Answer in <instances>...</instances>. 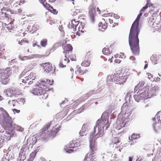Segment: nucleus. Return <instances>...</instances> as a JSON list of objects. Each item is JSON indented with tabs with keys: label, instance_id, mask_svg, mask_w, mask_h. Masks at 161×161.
Here are the masks:
<instances>
[{
	"label": "nucleus",
	"instance_id": "obj_1",
	"mask_svg": "<svg viewBox=\"0 0 161 161\" xmlns=\"http://www.w3.org/2000/svg\"><path fill=\"white\" fill-rule=\"evenodd\" d=\"M143 12H140L136 19L133 23L130 29L129 37V42L132 53L138 55L140 53L139 39L138 35L140 32L139 28V20Z\"/></svg>",
	"mask_w": 161,
	"mask_h": 161
},
{
	"label": "nucleus",
	"instance_id": "obj_2",
	"mask_svg": "<svg viewBox=\"0 0 161 161\" xmlns=\"http://www.w3.org/2000/svg\"><path fill=\"white\" fill-rule=\"evenodd\" d=\"M13 13V11L10 9L6 7L3 8L0 12V20H3L5 19L7 20V22L4 23L3 25H5V26L10 32L14 31L15 29V27L12 23L14 19L9 14Z\"/></svg>",
	"mask_w": 161,
	"mask_h": 161
},
{
	"label": "nucleus",
	"instance_id": "obj_3",
	"mask_svg": "<svg viewBox=\"0 0 161 161\" xmlns=\"http://www.w3.org/2000/svg\"><path fill=\"white\" fill-rule=\"evenodd\" d=\"M89 146L91 152L87 154L85 157L84 161H96L95 157L93 156L96 153V151L97 150L95 142L91 140Z\"/></svg>",
	"mask_w": 161,
	"mask_h": 161
},
{
	"label": "nucleus",
	"instance_id": "obj_4",
	"mask_svg": "<svg viewBox=\"0 0 161 161\" xmlns=\"http://www.w3.org/2000/svg\"><path fill=\"white\" fill-rule=\"evenodd\" d=\"M108 78V79L110 78V81L119 84H123L126 80V76H123L122 74L118 72L114 73L112 76L109 75Z\"/></svg>",
	"mask_w": 161,
	"mask_h": 161
},
{
	"label": "nucleus",
	"instance_id": "obj_5",
	"mask_svg": "<svg viewBox=\"0 0 161 161\" xmlns=\"http://www.w3.org/2000/svg\"><path fill=\"white\" fill-rule=\"evenodd\" d=\"M31 92L33 95L40 96L39 98L42 100L46 99L48 97V95L45 89L42 87L38 86L35 88L31 90Z\"/></svg>",
	"mask_w": 161,
	"mask_h": 161
},
{
	"label": "nucleus",
	"instance_id": "obj_6",
	"mask_svg": "<svg viewBox=\"0 0 161 161\" xmlns=\"http://www.w3.org/2000/svg\"><path fill=\"white\" fill-rule=\"evenodd\" d=\"M11 74L10 71L8 69H0V80L1 83L4 85L7 84L9 82V78Z\"/></svg>",
	"mask_w": 161,
	"mask_h": 161
},
{
	"label": "nucleus",
	"instance_id": "obj_7",
	"mask_svg": "<svg viewBox=\"0 0 161 161\" xmlns=\"http://www.w3.org/2000/svg\"><path fill=\"white\" fill-rule=\"evenodd\" d=\"M52 124V122H50L46 124L45 126L40 130L37 135L38 137H41L42 139H47L51 137L49 131L47 130Z\"/></svg>",
	"mask_w": 161,
	"mask_h": 161
},
{
	"label": "nucleus",
	"instance_id": "obj_8",
	"mask_svg": "<svg viewBox=\"0 0 161 161\" xmlns=\"http://www.w3.org/2000/svg\"><path fill=\"white\" fill-rule=\"evenodd\" d=\"M155 18H150L148 20V23L155 30H160L161 28L160 18L159 17Z\"/></svg>",
	"mask_w": 161,
	"mask_h": 161
},
{
	"label": "nucleus",
	"instance_id": "obj_9",
	"mask_svg": "<svg viewBox=\"0 0 161 161\" xmlns=\"http://www.w3.org/2000/svg\"><path fill=\"white\" fill-rule=\"evenodd\" d=\"M12 120L11 119H10L6 120L4 122L3 125L5 129L7 130L6 131V133L5 134L10 135H12L13 134V127L12 124Z\"/></svg>",
	"mask_w": 161,
	"mask_h": 161
},
{
	"label": "nucleus",
	"instance_id": "obj_10",
	"mask_svg": "<svg viewBox=\"0 0 161 161\" xmlns=\"http://www.w3.org/2000/svg\"><path fill=\"white\" fill-rule=\"evenodd\" d=\"M79 24L78 21L76 20V19H73L71 21V37L74 38L75 37V35L80 36V33L78 31L75 32L77 30L76 28Z\"/></svg>",
	"mask_w": 161,
	"mask_h": 161
},
{
	"label": "nucleus",
	"instance_id": "obj_11",
	"mask_svg": "<svg viewBox=\"0 0 161 161\" xmlns=\"http://www.w3.org/2000/svg\"><path fill=\"white\" fill-rule=\"evenodd\" d=\"M144 84V81H140L139 83L135 87L134 90L136 92L138 91L137 92L139 93V94L144 95L146 97L148 96L149 95L146 93V88L145 87L143 88Z\"/></svg>",
	"mask_w": 161,
	"mask_h": 161
},
{
	"label": "nucleus",
	"instance_id": "obj_12",
	"mask_svg": "<svg viewBox=\"0 0 161 161\" xmlns=\"http://www.w3.org/2000/svg\"><path fill=\"white\" fill-rule=\"evenodd\" d=\"M110 126V123H109L108 121L106 120H103L102 119L98 120L96 123V125L95 126L94 128V133H95V130L96 128L98 126V128L99 127H102L103 129L105 128V129L106 130Z\"/></svg>",
	"mask_w": 161,
	"mask_h": 161
},
{
	"label": "nucleus",
	"instance_id": "obj_13",
	"mask_svg": "<svg viewBox=\"0 0 161 161\" xmlns=\"http://www.w3.org/2000/svg\"><path fill=\"white\" fill-rule=\"evenodd\" d=\"M40 65L43 67L44 71L46 73L54 71L55 69V67H52V64L49 62L42 63Z\"/></svg>",
	"mask_w": 161,
	"mask_h": 161
},
{
	"label": "nucleus",
	"instance_id": "obj_14",
	"mask_svg": "<svg viewBox=\"0 0 161 161\" xmlns=\"http://www.w3.org/2000/svg\"><path fill=\"white\" fill-rule=\"evenodd\" d=\"M95 10L93 5H90L88 8V15L92 22L95 21Z\"/></svg>",
	"mask_w": 161,
	"mask_h": 161
},
{
	"label": "nucleus",
	"instance_id": "obj_15",
	"mask_svg": "<svg viewBox=\"0 0 161 161\" xmlns=\"http://www.w3.org/2000/svg\"><path fill=\"white\" fill-rule=\"evenodd\" d=\"M120 141L118 137H112L110 145H112L113 147L118 148L120 145Z\"/></svg>",
	"mask_w": 161,
	"mask_h": 161
},
{
	"label": "nucleus",
	"instance_id": "obj_16",
	"mask_svg": "<svg viewBox=\"0 0 161 161\" xmlns=\"http://www.w3.org/2000/svg\"><path fill=\"white\" fill-rule=\"evenodd\" d=\"M72 3L73 4V6H72L73 7L71 10L72 11L71 14L73 16H75L78 13L82 12V10L77 5L75 6L74 2H73Z\"/></svg>",
	"mask_w": 161,
	"mask_h": 161
},
{
	"label": "nucleus",
	"instance_id": "obj_17",
	"mask_svg": "<svg viewBox=\"0 0 161 161\" xmlns=\"http://www.w3.org/2000/svg\"><path fill=\"white\" fill-rule=\"evenodd\" d=\"M91 54V52L90 51L87 53L84 60L81 63V65L82 66L88 67L89 66L90 64V61L89 60V57Z\"/></svg>",
	"mask_w": 161,
	"mask_h": 161
},
{
	"label": "nucleus",
	"instance_id": "obj_18",
	"mask_svg": "<svg viewBox=\"0 0 161 161\" xmlns=\"http://www.w3.org/2000/svg\"><path fill=\"white\" fill-rule=\"evenodd\" d=\"M102 20L103 21V22H100L99 23L98 25V29L102 31H103L106 29L107 27V23L105 21V20L104 19Z\"/></svg>",
	"mask_w": 161,
	"mask_h": 161
},
{
	"label": "nucleus",
	"instance_id": "obj_19",
	"mask_svg": "<svg viewBox=\"0 0 161 161\" xmlns=\"http://www.w3.org/2000/svg\"><path fill=\"white\" fill-rule=\"evenodd\" d=\"M126 125L125 121L123 119H121L117 121L116 123V128L118 130H119L122 128L124 127Z\"/></svg>",
	"mask_w": 161,
	"mask_h": 161
},
{
	"label": "nucleus",
	"instance_id": "obj_20",
	"mask_svg": "<svg viewBox=\"0 0 161 161\" xmlns=\"http://www.w3.org/2000/svg\"><path fill=\"white\" fill-rule=\"evenodd\" d=\"M103 130H99L98 128V132L96 134L92 137V139L91 140H92L93 141L96 142V140L98 138L102 137L103 135Z\"/></svg>",
	"mask_w": 161,
	"mask_h": 161
},
{
	"label": "nucleus",
	"instance_id": "obj_21",
	"mask_svg": "<svg viewBox=\"0 0 161 161\" xmlns=\"http://www.w3.org/2000/svg\"><path fill=\"white\" fill-rule=\"evenodd\" d=\"M77 71H75V72H78L80 75H82L87 72L86 69L83 66L80 67L79 66H77Z\"/></svg>",
	"mask_w": 161,
	"mask_h": 161
},
{
	"label": "nucleus",
	"instance_id": "obj_22",
	"mask_svg": "<svg viewBox=\"0 0 161 161\" xmlns=\"http://www.w3.org/2000/svg\"><path fill=\"white\" fill-rule=\"evenodd\" d=\"M38 83V86L41 87L42 86L44 87H45V88H43L44 89H45L46 91L47 90H49V88L47 87L48 86V83L46 82L45 80H40Z\"/></svg>",
	"mask_w": 161,
	"mask_h": 161
},
{
	"label": "nucleus",
	"instance_id": "obj_23",
	"mask_svg": "<svg viewBox=\"0 0 161 161\" xmlns=\"http://www.w3.org/2000/svg\"><path fill=\"white\" fill-rule=\"evenodd\" d=\"M153 127L156 132H158L160 131L161 130V122L160 120L158 121V123L154 124Z\"/></svg>",
	"mask_w": 161,
	"mask_h": 161
},
{
	"label": "nucleus",
	"instance_id": "obj_24",
	"mask_svg": "<svg viewBox=\"0 0 161 161\" xmlns=\"http://www.w3.org/2000/svg\"><path fill=\"white\" fill-rule=\"evenodd\" d=\"M80 145V142L78 139L73 140L71 143V148H75L78 147Z\"/></svg>",
	"mask_w": 161,
	"mask_h": 161
},
{
	"label": "nucleus",
	"instance_id": "obj_25",
	"mask_svg": "<svg viewBox=\"0 0 161 161\" xmlns=\"http://www.w3.org/2000/svg\"><path fill=\"white\" fill-rule=\"evenodd\" d=\"M58 130L59 129L58 128H56L55 127H53L51 130L50 132L49 131V133L50 134L51 137H54L57 132L58 131Z\"/></svg>",
	"mask_w": 161,
	"mask_h": 161
},
{
	"label": "nucleus",
	"instance_id": "obj_26",
	"mask_svg": "<svg viewBox=\"0 0 161 161\" xmlns=\"http://www.w3.org/2000/svg\"><path fill=\"white\" fill-rule=\"evenodd\" d=\"M103 54L107 55H109L112 53V50L108 47H104L102 50Z\"/></svg>",
	"mask_w": 161,
	"mask_h": 161
},
{
	"label": "nucleus",
	"instance_id": "obj_27",
	"mask_svg": "<svg viewBox=\"0 0 161 161\" xmlns=\"http://www.w3.org/2000/svg\"><path fill=\"white\" fill-rule=\"evenodd\" d=\"M64 53H66V55L69 57V55H67V53H69V52L70 51V45L69 44H67L64 48Z\"/></svg>",
	"mask_w": 161,
	"mask_h": 161
},
{
	"label": "nucleus",
	"instance_id": "obj_28",
	"mask_svg": "<svg viewBox=\"0 0 161 161\" xmlns=\"http://www.w3.org/2000/svg\"><path fill=\"white\" fill-rule=\"evenodd\" d=\"M7 136L3 132H0V142L3 143L4 141L8 140Z\"/></svg>",
	"mask_w": 161,
	"mask_h": 161
},
{
	"label": "nucleus",
	"instance_id": "obj_29",
	"mask_svg": "<svg viewBox=\"0 0 161 161\" xmlns=\"http://www.w3.org/2000/svg\"><path fill=\"white\" fill-rule=\"evenodd\" d=\"M150 102L147 100H144L142 103V106L144 108H146L149 107L150 105Z\"/></svg>",
	"mask_w": 161,
	"mask_h": 161
},
{
	"label": "nucleus",
	"instance_id": "obj_30",
	"mask_svg": "<svg viewBox=\"0 0 161 161\" xmlns=\"http://www.w3.org/2000/svg\"><path fill=\"white\" fill-rule=\"evenodd\" d=\"M18 44L21 45H25L26 44H28L29 42L27 39L24 38L20 41H18Z\"/></svg>",
	"mask_w": 161,
	"mask_h": 161
},
{
	"label": "nucleus",
	"instance_id": "obj_31",
	"mask_svg": "<svg viewBox=\"0 0 161 161\" xmlns=\"http://www.w3.org/2000/svg\"><path fill=\"white\" fill-rule=\"evenodd\" d=\"M2 110L3 111V114L4 115V117L5 119H11V118L9 116V114L8 113V112L4 109L2 108Z\"/></svg>",
	"mask_w": 161,
	"mask_h": 161
},
{
	"label": "nucleus",
	"instance_id": "obj_32",
	"mask_svg": "<svg viewBox=\"0 0 161 161\" xmlns=\"http://www.w3.org/2000/svg\"><path fill=\"white\" fill-rule=\"evenodd\" d=\"M26 79H28L29 80L32 79V80H34L35 78V74L33 72H31L28 76L26 77Z\"/></svg>",
	"mask_w": 161,
	"mask_h": 161
},
{
	"label": "nucleus",
	"instance_id": "obj_33",
	"mask_svg": "<svg viewBox=\"0 0 161 161\" xmlns=\"http://www.w3.org/2000/svg\"><path fill=\"white\" fill-rule=\"evenodd\" d=\"M41 46L42 47H45L47 44V40L46 39L42 40L40 42Z\"/></svg>",
	"mask_w": 161,
	"mask_h": 161
},
{
	"label": "nucleus",
	"instance_id": "obj_34",
	"mask_svg": "<svg viewBox=\"0 0 161 161\" xmlns=\"http://www.w3.org/2000/svg\"><path fill=\"white\" fill-rule=\"evenodd\" d=\"M37 151L36 150H35L32 152L30 155V157L29 158H32V161L33 160L34 158L36 157V154Z\"/></svg>",
	"mask_w": 161,
	"mask_h": 161
},
{
	"label": "nucleus",
	"instance_id": "obj_35",
	"mask_svg": "<svg viewBox=\"0 0 161 161\" xmlns=\"http://www.w3.org/2000/svg\"><path fill=\"white\" fill-rule=\"evenodd\" d=\"M17 101L18 104L21 105L24 104L25 102V100L24 98H21L19 99H18Z\"/></svg>",
	"mask_w": 161,
	"mask_h": 161
},
{
	"label": "nucleus",
	"instance_id": "obj_36",
	"mask_svg": "<svg viewBox=\"0 0 161 161\" xmlns=\"http://www.w3.org/2000/svg\"><path fill=\"white\" fill-rule=\"evenodd\" d=\"M159 13L158 10H157L155 12L153 13L152 15V18H155V17H159L160 18L159 16Z\"/></svg>",
	"mask_w": 161,
	"mask_h": 161
},
{
	"label": "nucleus",
	"instance_id": "obj_37",
	"mask_svg": "<svg viewBox=\"0 0 161 161\" xmlns=\"http://www.w3.org/2000/svg\"><path fill=\"white\" fill-rule=\"evenodd\" d=\"M137 138V135L136 134H133L131 136V137H129V140L132 141L133 140H134L136 139Z\"/></svg>",
	"mask_w": 161,
	"mask_h": 161
},
{
	"label": "nucleus",
	"instance_id": "obj_38",
	"mask_svg": "<svg viewBox=\"0 0 161 161\" xmlns=\"http://www.w3.org/2000/svg\"><path fill=\"white\" fill-rule=\"evenodd\" d=\"M115 57L119 58H125L124 56V53H120V54H116L114 55Z\"/></svg>",
	"mask_w": 161,
	"mask_h": 161
},
{
	"label": "nucleus",
	"instance_id": "obj_39",
	"mask_svg": "<svg viewBox=\"0 0 161 161\" xmlns=\"http://www.w3.org/2000/svg\"><path fill=\"white\" fill-rule=\"evenodd\" d=\"M43 5L44 6V7L45 8H46L49 11V10L52 7V6H50L49 4H48L47 3L44 4V3H43Z\"/></svg>",
	"mask_w": 161,
	"mask_h": 161
},
{
	"label": "nucleus",
	"instance_id": "obj_40",
	"mask_svg": "<svg viewBox=\"0 0 161 161\" xmlns=\"http://www.w3.org/2000/svg\"><path fill=\"white\" fill-rule=\"evenodd\" d=\"M11 105H12L13 107H17L18 105L17 101L12 100L10 103Z\"/></svg>",
	"mask_w": 161,
	"mask_h": 161
},
{
	"label": "nucleus",
	"instance_id": "obj_41",
	"mask_svg": "<svg viewBox=\"0 0 161 161\" xmlns=\"http://www.w3.org/2000/svg\"><path fill=\"white\" fill-rule=\"evenodd\" d=\"M50 12L53 13L54 14H57L58 13V11L56 10V9H54L53 8V7H52L49 10Z\"/></svg>",
	"mask_w": 161,
	"mask_h": 161
},
{
	"label": "nucleus",
	"instance_id": "obj_42",
	"mask_svg": "<svg viewBox=\"0 0 161 161\" xmlns=\"http://www.w3.org/2000/svg\"><path fill=\"white\" fill-rule=\"evenodd\" d=\"M134 98L136 101L139 102L140 100V96L138 95H135L134 96Z\"/></svg>",
	"mask_w": 161,
	"mask_h": 161
},
{
	"label": "nucleus",
	"instance_id": "obj_43",
	"mask_svg": "<svg viewBox=\"0 0 161 161\" xmlns=\"http://www.w3.org/2000/svg\"><path fill=\"white\" fill-rule=\"evenodd\" d=\"M77 58H76V55L75 54H73L72 55V57L71 58V61H76Z\"/></svg>",
	"mask_w": 161,
	"mask_h": 161
},
{
	"label": "nucleus",
	"instance_id": "obj_44",
	"mask_svg": "<svg viewBox=\"0 0 161 161\" xmlns=\"http://www.w3.org/2000/svg\"><path fill=\"white\" fill-rule=\"evenodd\" d=\"M147 5H148L146 4L145 6L143 7L142 9L140 10V12H141L143 13V12H144L145 11V10L148 8Z\"/></svg>",
	"mask_w": 161,
	"mask_h": 161
},
{
	"label": "nucleus",
	"instance_id": "obj_45",
	"mask_svg": "<svg viewBox=\"0 0 161 161\" xmlns=\"http://www.w3.org/2000/svg\"><path fill=\"white\" fill-rule=\"evenodd\" d=\"M147 74V75L148 78L149 79L151 80L154 79L153 76L151 75V74L148 73Z\"/></svg>",
	"mask_w": 161,
	"mask_h": 161
},
{
	"label": "nucleus",
	"instance_id": "obj_46",
	"mask_svg": "<svg viewBox=\"0 0 161 161\" xmlns=\"http://www.w3.org/2000/svg\"><path fill=\"white\" fill-rule=\"evenodd\" d=\"M65 58L64 59V61L66 63H68L69 62V59L66 57V56H65Z\"/></svg>",
	"mask_w": 161,
	"mask_h": 161
},
{
	"label": "nucleus",
	"instance_id": "obj_47",
	"mask_svg": "<svg viewBox=\"0 0 161 161\" xmlns=\"http://www.w3.org/2000/svg\"><path fill=\"white\" fill-rule=\"evenodd\" d=\"M26 77H25V79H22V82H23V83H26L27 82V81H28L29 80L28 79H26Z\"/></svg>",
	"mask_w": 161,
	"mask_h": 161
},
{
	"label": "nucleus",
	"instance_id": "obj_48",
	"mask_svg": "<svg viewBox=\"0 0 161 161\" xmlns=\"http://www.w3.org/2000/svg\"><path fill=\"white\" fill-rule=\"evenodd\" d=\"M13 111L14 113L15 112H16V113H19L20 112V110H18V109H13Z\"/></svg>",
	"mask_w": 161,
	"mask_h": 161
},
{
	"label": "nucleus",
	"instance_id": "obj_49",
	"mask_svg": "<svg viewBox=\"0 0 161 161\" xmlns=\"http://www.w3.org/2000/svg\"><path fill=\"white\" fill-rule=\"evenodd\" d=\"M47 83H48V84L49 83V85H53V81H51L50 80H47Z\"/></svg>",
	"mask_w": 161,
	"mask_h": 161
},
{
	"label": "nucleus",
	"instance_id": "obj_50",
	"mask_svg": "<svg viewBox=\"0 0 161 161\" xmlns=\"http://www.w3.org/2000/svg\"><path fill=\"white\" fill-rule=\"evenodd\" d=\"M130 59L133 61L136 60V58L135 57L133 56H130Z\"/></svg>",
	"mask_w": 161,
	"mask_h": 161
},
{
	"label": "nucleus",
	"instance_id": "obj_51",
	"mask_svg": "<svg viewBox=\"0 0 161 161\" xmlns=\"http://www.w3.org/2000/svg\"><path fill=\"white\" fill-rule=\"evenodd\" d=\"M11 91V90H8L6 91V94L8 96H11L12 95H9V93Z\"/></svg>",
	"mask_w": 161,
	"mask_h": 161
},
{
	"label": "nucleus",
	"instance_id": "obj_52",
	"mask_svg": "<svg viewBox=\"0 0 161 161\" xmlns=\"http://www.w3.org/2000/svg\"><path fill=\"white\" fill-rule=\"evenodd\" d=\"M114 61L116 63H119L120 62L121 60L119 59H116Z\"/></svg>",
	"mask_w": 161,
	"mask_h": 161
},
{
	"label": "nucleus",
	"instance_id": "obj_53",
	"mask_svg": "<svg viewBox=\"0 0 161 161\" xmlns=\"http://www.w3.org/2000/svg\"><path fill=\"white\" fill-rule=\"evenodd\" d=\"M59 66L60 67L63 68L65 66H64L62 63H60L59 64Z\"/></svg>",
	"mask_w": 161,
	"mask_h": 161
},
{
	"label": "nucleus",
	"instance_id": "obj_54",
	"mask_svg": "<svg viewBox=\"0 0 161 161\" xmlns=\"http://www.w3.org/2000/svg\"><path fill=\"white\" fill-rule=\"evenodd\" d=\"M24 0H20L19 3V5H21V4L24 3Z\"/></svg>",
	"mask_w": 161,
	"mask_h": 161
},
{
	"label": "nucleus",
	"instance_id": "obj_55",
	"mask_svg": "<svg viewBox=\"0 0 161 161\" xmlns=\"http://www.w3.org/2000/svg\"><path fill=\"white\" fill-rule=\"evenodd\" d=\"M67 147H65L64 148L65 150L66 151V152L68 153H70V149H69L68 150H67Z\"/></svg>",
	"mask_w": 161,
	"mask_h": 161
},
{
	"label": "nucleus",
	"instance_id": "obj_56",
	"mask_svg": "<svg viewBox=\"0 0 161 161\" xmlns=\"http://www.w3.org/2000/svg\"><path fill=\"white\" fill-rule=\"evenodd\" d=\"M118 25V23H114L112 25V27H115L116 26H117Z\"/></svg>",
	"mask_w": 161,
	"mask_h": 161
},
{
	"label": "nucleus",
	"instance_id": "obj_57",
	"mask_svg": "<svg viewBox=\"0 0 161 161\" xmlns=\"http://www.w3.org/2000/svg\"><path fill=\"white\" fill-rule=\"evenodd\" d=\"M160 80V78L158 77H157L156 78V80H155V81L157 82H158V81H159Z\"/></svg>",
	"mask_w": 161,
	"mask_h": 161
},
{
	"label": "nucleus",
	"instance_id": "obj_58",
	"mask_svg": "<svg viewBox=\"0 0 161 161\" xmlns=\"http://www.w3.org/2000/svg\"><path fill=\"white\" fill-rule=\"evenodd\" d=\"M133 158V157H129V161H132Z\"/></svg>",
	"mask_w": 161,
	"mask_h": 161
},
{
	"label": "nucleus",
	"instance_id": "obj_59",
	"mask_svg": "<svg viewBox=\"0 0 161 161\" xmlns=\"http://www.w3.org/2000/svg\"><path fill=\"white\" fill-rule=\"evenodd\" d=\"M109 21L110 24H113V20L112 19H109Z\"/></svg>",
	"mask_w": 161,
	"mask_h": 161
},
{
	"label": "nucleus",
	"instance_id": "obj_60",
	"mask_svg": "<svg viewBox=\"0 0 161 161\" xmlns=\"http://www.w3.org/2000/svg\"><path fill=\"white\" fill-rule=\"evenodd\" d=\"M2 161H9L8 159H6L5 158H3L2 160Z\"/></svg>",
	"mask_w": 161,
	"mask_h": 161
},
{
	"label": "nucleus",
	"instance_id": "obj_61",
	"mask_svg": "<svg viewBox=\"0 0 161 161\" xmlns=\"http://www.w3.org/2000/svg\"><path fill=\"white\" fill-rule=\"evenodd\" d=\"M131 95V93L130 92H127L126 94V95L128 96H130Z\"/></svg>",
	"mask_w": 161,
	"mask_h": 161
},
{
	"label": "nucleus",
	"instance_id": "obj_62",
	"mask_svg": "<svg viewBox=\"0 0 161 161\" xmlns=\"http://www.w3.org/2000/svg\"><path fill=\"white\" fill-rule=\"evenodd\" d=\"M46 1V0H40V2L42 4L44 3Z\"/></svg>",
	"mask_w": 161,
	"mask_h": 161
},
{
	"label": "nucleus",
	"instance_id": "obj_63",
	"mask_svg": "<svg viewBox=\"0 0 161 161\" xmlns=\"http://www.w3.org/2000/svg\"><path fill=\"white\" fill-rule=\"evenodd\" d=\"M148 64H146L145 65V66H144V69H146V68H147L148 67Z\"/></svg>",
	"mask_w": 161,
	"mask_h": 161
},
{
	"label": "nucleus",
	"instance_id": "obj_64",
	"mask_svg": "<svg viewBox=\"0 0 161 161\" xmlns=\"http://www.w3.org/2000/svg\"><path fill=\"white\" fill-rule=\"evenodd\" d=\"M27 161H32V158H29Z\"/></svg>",
	"mask_w": 161,
	"mask_h": 161
}]
</instances>
